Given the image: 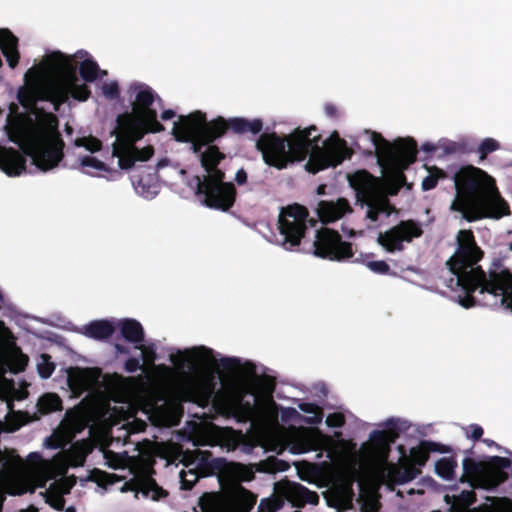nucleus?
<instances>
[{"label": "nucleus", "mask_w": 512, "mask_h": 512, "mask_svg": "<svg viewBox=\"0 0 512 512\" xmlns=\"http://www.w3.org/2000/svg\"><path fill=\"white\" fill-rule=\"evenodd\" d=\"M142 195H144L146 198L152 197L156 194V191L150 192L149 190L145 191L144 185L141 187V190H138Z\"/></svg>", "instance_id": "774afa93"}, {"label": "nucleus", "mask_w": 512, "mask_h": 512, "mask_svg": "<svg viewBox=\"0 0 512 512\" xmlns=\"http://www.w3.org/2000/svg\"><path fill=\"white\" fill-rule=\"evenodd\" d=\"M141 368L140 360L135 357H130L125 361L124 369L128 373H134Z\"/></svg>", "instance_id": "13d9d810"}, {"label": "nucleus", "mask_w": 512, "mask_h": 512, "mask_svg": "<svg viewBox=\"0 0 512 512\" xmlns=\"http://www.w3.org/2000/svg\"><path fill=\"white\" fill-rule=\"evenodd\" d=\"M115 326L108 320H95L85 326V335L96 340L110 338L115 332Z\"/></svg>", "instance_id": "a878e982"}, {"label": "nucleus", "mask_w": 512, "mask_h": 512, "mask_svg": "<svg viewBox=\"0 0 512 512\" xmlns=\"http://www.w3.org/2000/svg\"><path fill=\"white\" fill-rule=\"evenodd\" d=\"M500 148V144L497 140L493 139V138H485L479 145L478 147V153H479V158H480V161H483L484 159H486V157L498 150Z\"/></svg>", "instance_id": "37998d69"}, {"label": "nucleus", "mask_w": 512, "mask_h": 512, "mask_svg": "<svg viewBox=\"0 0 512 512\" xmlns=\"http://www.w3.org/2000/svg\"><path fill=\"white\" fill-rule=\"evenodd\" d=\"M41 359L42 361L37 365L38 374L47 379L53 374L55 365L50 361V356L47 354H42Z\"/></svg>", "instance_id": "a18cd8bd"}, {"label": "nucleus", "mask_w": 512, "mask_h": 512, "mask_svg": "<svg viewBox=\"0 0 512 512\" xmlns=\"http://www.w3.org/2000/svg\"><path fill=\"white\" fill-rule=\"evenodd\" d=\"M88 480L96 483L98 486L102 488H107L108 486H111L121 481L122 478L116 474L108 473L98 468H94L90 471Z\"/></svg>", "instance_id": "7c9ffc66"}, {"label": "nucleus", "mask_w": 512, "mask_h": 512, "mask_svg": "<svg viewBox=\"0 0 512 512\" xmlns=\"http://www.w3.org/2000/svg\"><path fill=\"white\" fill-rule=\"evenodd\" d=\"M45 63L55 80L44 89L42 99L50 101L55 111H58L69 97L78 101L89 99L91 95L89 87L78 83L77 62L74 56L55 51L46 57Z\"/></svg>", "instance_id": "0eeeda50"}, {"label": "nucleus", "mask_w": 512, "mask_h": 512, "mask_svg": "<svg viewBox=\"0 0 512 512\" xmlns=\"http://www.w3.org/2000/svg\"><path fill=\"white\" fill-rule=\"evenodd\" d=\"M428 446L423 445V441L416 447L411 448L410 456L413 465L424 466L429 459Z\"/></svg>", "instance_id": "58836bf2"}, {"label": "nucleus", "mask_w": 512, "mask_h": 512, "mask_svg": "<svg viewBox=\"0 0 512 512\" xmlns=\"http://www.w3.org/2000/svg\"><path fill=\"white\" fill-rule=\"evenodd\" d=\"M445 154H463L466 153L467 147L465 143L448 141L443 145Z\"/></svg>", "instance_id": "09e8293b"}, {"label": "nucleus", "mask_w": 512, "mask_h": 512, "mask_svg": "<svg viewBox=\"0 0 512 512\" xmlns=\"http://www.w3.org/2000/svg\"><path fill=\"white\" fill-rule=\"evenodd\" d=\"M46 503L50 505L53 509L57 511H62L65 508V498L60 494H51L47 496Z\"/></svg>", "instance_id": "3c124183"}, {"label": "nucleus", "mask_w": 512, "mask_h": 512, "mask_svg": "<svg viewBox=\"0 0 512 512\" xmlns=\"http://www.w3.org/2000/svg\"><path fill=\"white\" fill-rule=\"evenodd\" d=\"M0 49L9 67L14 69L20 59L18 38L7 28L0 29Z\"/></svg>", "instance_id": "b1692460"}, {"label": "nucleus", "mask_w": 512, "mask_h": 512, "mask_svg": "<svg viewBox=\"0 0 512 512\" xmlns=\"http://www.w3.org/2000/svg\"><path fill=\"white\" fill-rule=\"evenodd\" d=\"M175 115H176V113H175V111H174V110H172V109H167V110H164V111L161 113L160 117H161V119H162V120L167 121V120H170V119L174 118V117H175Z\"/></svg>", "instance_id": "69168bd1"}, {"label": "nucleus", "mask_w": 512, "mask_h": 512, "mask_svg": "<svg viewBox=\"0 0 512 512\" xmlns=\"http://www.w3.org/2000/svg\"><path fill=\"white\" fill-rule=\"evenodd\" d=\"M263 129V121L259 118L252 120L243 117L217 118L207 122L205 113L195 111L187 116H180L174 122L172 134L178 142L191 143L194 153H201L205 146H209L223 137L229 130L236 135L251 133L259 134Z\"/></svg>", "instance_id": "39448f33"}, {"label": "nucleus", "mask_w": 512, "mask_h": 512, "mask_svg": "<svg viewBox=\"0 0 512 512\" xmlns=\"http://www.w3.org/2000/svg\"><path fill=\"white\" fill-rule=\"evenodd\" d=\"M255 401V399L253 400ZM229 411L243 421L250 420L256 413L254 402L245 401L241 393L235 394L226 400Z\"/></svg>", "instance_id": "393cba45"}, {"label": "nucleus", "mask_w": 512, "mask_h": 512, "mask_svg": "<svg viewBox=\"0 0 512 512\" xmlns=\"http://www.w3.org/2000/svg\"><path fill=\"white\" fill-rule=\"evenodd\" d=\"M82 167H90L100 171H108L106 164L93 156H83L80 159Z\"/></svg>", "instance_id": "de8ad7c7"}, {"label": "nucleus", "mask_w": 512, "mask_h": 512, "mask_svg": "<svg viewBox=\"0 0 512 512\" xmlns=\"http://www.w3.org/2000/svg\"><path fill=\"white\" fill-rule=\"evenodd\" d=\"M142 350V358L145 362H154L156 359V352L153 348H147L143 345L137 346Z\"/></svg>", "instance_id": "bf43d9fd"}, {"label": "nucleus", "mask_w": 512, "mask_h": 512, "mask_svg": "<svg viewBox=\"0 0 512 512\" xmlns=\"http://www.w3.org/2000/svg\"><path fill=\"white\" fill-rule=\"evenodd\" d=\"M196 470L200 478L217 475L221 484L227 482H248L254 479V471L247 465L228 462L225 458L202 459Z\"/></svg>", "instance_id": "ddd939ff"}, {"label": "nucleus", "mask_w": 512, "mask_h": 512, "mask_svg": "<svg viewBox=\"0 0 512 512\" xmlns=\"http://www.w3.org/2000/svg\"><path fill=\"white\" fill-rule=\"evenodd\" d=\"M207 175L203 177L201 180L200 177L197 178V187H207L213 185H222L225 183L223 180L225 178V173L216 166L215 168L205 169Z\"/></svg>", "instance_id": "c9c22d12"}, {"label": "nucleus", "mask_w": 512, "mask_h": 512, "mask_svg": "<svg viewBox=\"0 0 512 512\" xmlns=\"http://www.w3.org/2000/svg\"><path fill=\"white\" fill-rule=\"evenodd\" d=\"M224 494L206 492L198 501L203 512H250L256 504L257 496L243 487L240 482Z\"/></svg>", "instance_id": "f8f14e48"}, {"label": "nucleus", "mask_w": 512, "mask_h": 512, "mask_svg": "<svg viewBox=\"0 0 512 512\" xmlns=\"http://www.w3.org/2000/svg\"><path fill=\"white\" fill-rule=\"evenodd\" d=\"M171 361L180 367L191 365L194 373L186 375L178 387L180 398L185 402H192L200 407L209 405L215 394L216 382L207 372L199 371L210 369L216 362L214 352L205 346L194 347L171 356Z\"/></svg>", "instance_id": "423d86ee"}, {"label": "nucleus", "mask_w": 512, "mask_h": 512, "mask_svg": "<svg viewBox=\"0 0 512 512\" xmlns=\"http://www.w3.org/2000/svg\"><path fill=\"white\" fill-rule=\"evenodd\" d=\"M375 146L378 163L388 168L387 180L396 192L406 183V170L417 159V143L413 138H398L393 143L376 131L366 130Z\"/></svg>", "instance_id": "1a4fd4ad"}, {"label": "nucleus", "mask_w": 512, "mask_h": 512, "mask_svg": "<svg viewBox=\"0 0 512 512\" xmlns=\"http://www.w3.org/2000/svg\"><path fill=\"white\" fill-rule=\"evenodd\" d=\"M199 474L196 468H191L188 470H182L180 472V483L182 490H191L193 486L199 480Z\"/></svg>", "instance_id": "ea45409f"}, {"label": "nucleus", "mask_w": 512, "mask_h": 512, "mask_svg": "<svg viewBox=\"0 0 512 512\" xmlns=\"http://www.w3.org/2000/svg\"><path fill=\"white\" fill-rule=\"evenodd\" d=\"M423 234L421 226L412 221H401L385 233H380L378 243L388 252L402 251L403 242H411Z\"/></svg>", "instance_id": "f3484780"}, {"label": "nucleus", "mask_w": 512, "mask_h": 512, "mask_svg": "<svg viewBox=\"0 0 512 512\" xmlns=\"http://www.w3.org/2000/svg\"><path fill=\"white\" fill-rule=\"evenodd\" d=\"M29 358L16 343V337L5 323L0 327V371L18 374L28 365Z\"/></svg>", "instance_id": "dca6fc26"}, {"label": "nucleus", "mask_w": 512, "mask_h": 512, "mask_svg": "<svg viewBox=\"0 0 512 512\" xmlns=\"http://www.w3.org/2000/svg\"><path fill=\"white\" fill-rule=\"evenodd\" d=\"M318 128L311 125L307 128H296L287 138L275 132L263 133L256 141L255 147L261 152L263 161L279 170L285 169L289 163L303 161L309 155L305 165L308 172L316 174L329 167L340 165L345 159L351 158L353 151L347 142L340 138L337 131L319 146L321 135L312 136Z\"/></svg>", "instance_id": "f257e3e1"}, {"label": "nucleus", "mask_w": 512, "mask_h": 512, "mask_svg": "<svg viewBox=\"0 0 512 512\" xmlns=\"http://www.w3.org/2000/svg\"><path fill=\"white\" fill-rule=\"evenodd\" d=\"M99 72V65L91 58L85 59L79 65V74L85 82L92 83L96 81Z\"/></svg>", "instance_id": "72a5a7b5"}, {"label": "nucleus", "mask_w": 512, "mask_h": 512, "mask_svg": "<svg viewBox=\"0 0 512 512\" xmlns=\"http://www.w3.org/2000/svg\"><path fill=\"white\" fill-rule=\"evenodd\" d=\"M350 212L352 208L345 198H339L337 201L322 200L317 207L318 217L324 224L335 222Z\"/></svg>", "instance_id": "5701e85b"}, {"label": "nucleus", "mask_w": 512, "mask_h": 512, "mask_svg": "<svg viewBox=\"0 0 512 512\" xmlns=\"http://www.w3.org/2000/svg\"><path fill=\"white\" fill-rule=\"evenodd\" d=\"M421 149L424 152L431 153V152H434L437 149V147H436V145H434L431 142H426V143L422 144Z\"/></svg>", "instance_id": "338daca9"}, {"label": "nucleus", "mask_w": 512, "mask_h": 512, "mask_svg": "<svg viewBox=\"0 0 512 512\" xmlns=\"http://www.w3.org/2000/svg\"><path fill=\"white\" fill-rule=\"evenodd\" d=\"M446 177H447V174L445 171H443L442 169H440L436 166L431 167L429 169V175H427L422 180V184H421L422 190L429 191V190L434 189L437 186L438 180L444 179Z\"/></svg>", "instance_id": "4c0bfd02"}, {"label": "nucleus", "mask_w": 512, "mask_h": 512, "mask_svg": "<svg viewBox=\"0 0 512 512\" xmlns=\"http://www.w3.org/2000/svg\"><path fill=\"white\" fill-rule=\"evenodd\" d=\"M367 267L377 274L386 275L390 273V266L384 260L369 261Z\"/></svg>", "instance_id": "8fccbe9b"}, {"label": "nucleus", "mask_w": 512, "mask_h": 512, "mask_svg": "<svg viewBox=\"0 0 512 512\" xmlns=\"http://www.w3.org/2000/svg\"><path fill=\"white\" fill-rule=\"evenodd\" d=\"M7 134L22 151L0 146V170L9 177L26 171V156L43 172L57 167L64 157L65 143L54 114H48L38 123L16 120L9 124Z\"/></svg>", "instance_id": "7ed1b4c3"}, {"label": "nucleus", "mask_w": 512, "mask_h": 512, "mask_svg": "<svg viewBox=\"0 0 512 512\" xmlns=\"http://www.w3.org/2000/svg\"><path fill=\"white\" fill-rule=\"evenodd\" d=\"M92 371L89 368H72L68 375V381L72 388L87 389L92 382Z\"/></svg>", "instance_id": "cd10ccee"}, {"label": "nucleus", "mask_w": 512, "mask_h": 512, "mask_svg": "<svg viewBox=\"0 0 512 512\" xmlns=\"http://www.w3.org/2000/svg\"><path fill=\"white\" fill-rule=\"evenodd\" d=\"M421 471L413 464L402 465L395 471V479L398 483L404 484L415 479Z\"/></svg>", "instance_id": "e433bc0d"}, {"label": "nucleus", "mask_w": 512, "mask_h": 512, "mask_svg": "<svg viewBox=\"0 0 512 512\" xmlns=\"http://www.w3.org/2000/svg\"><path fill=\"white\" fill-rule=\"evenodd\" d=\"M135 144L136 143H133V146H131V151L136 161H147L154 155L153 146L148 145L142 149H139L135 146Z\"/></svg>", "instance_id": "49530a36"}, {"label": "nucleus", "mask_w": 512, "mask_h": 512, "mask_svg": "<svg viewBox=\"0 0 512 512\" xmlns=\"http://www.w3.org/2000/svg\"><path fill=\"white\" fill-rule=\"evenodd\" d=\"M308 210L300 204L283 208L278 220V229L283 236V246L292 250L300 245L307 229Z\"/></svg>", "instance_id": "4468645a"}, {"label": "nucleus", "mask_w": 512, "mask_h": 512, "mask_svg": "<svg viewBox=\"0 0 512 512\" xmlns=\"http://www.w3.org/2000/svg\"><path fill=\"white\" fill-rule=\"evenodd\" d=\"M103 94L111 100L117 99L120 95V90L117 82L105 83L102 86Z\"/></svg>", "instance_id": "603ef678"}, {"label": "nucleus", "mask_w": 512, "mask_h": 512, "mask_svg": "<svg viewBox=\"0 0 512 512\" xmlns=\"http://www.w3.org/2000/svg\"><path fill=\"white\" fill-rule=\"evenodd\" d=\"M120 490L121 492H135L136 498L138 493H142L144 497L150 496L154 501L168 496V492L159 486L155 479L146 472L140 473L126 481Z\"/></svg>", "instance_id": "6ab92c4d"}, {"label": "nucleus", "mask_w": 512, "mask_h": 512, "mask_svg": "<svg viewBox=\"0 0 512 512\" xmlns=\"http://www.w3.org/2000/svg\"><path fill=\"white\" fill-rule=\"evenodd\" d=\"M388 429L386 430H375L370 435V441L372 447L381 456L387 458L390 452L391 444H394L399 438V429L396 425L395 420L391 419L387 421Z\"/></svg>", "instance_id": "4be33fe9"}, {"label": "nucleus", "mask_w": 512, "mask_h": 512, "mask_svg": "<svg viewBox=\"0 0 512 512\" xmlns=\"http://www.w3.org/2000/svg\"><path fill=\"white\" fill-rule=\"evenodd\" d=\"M262 465L264 471L269 473L285 471L288 468L287 462L274 456L268 457L264 462H262Z\"/></svg>", "instance_id": "c03bdc74"}, {"label": "nucleus", "mask_w": 512, "mask_h": 512, "mask_svg": "<svg viewBox=\"0 0 512 512\" xmlns=\"http://www.w3.org/2000/svg\"><path fill=\"white\" fill-rule=\"evenodd\" d=\"M461 482H467L472 488L494 489L508 479L507 469L511 460L501 456H491L488 461H476L471 457L463 460Z\"/></svg>", "instance_id": "9d476101"}, {"label": "nucleus", "mask_w": 512, "mask_h": 512, "mask_svg": "<svg viewBox=\"0 0 512 512\" xmlns=\"http://www.w3.org/2000/svg\"><path fill=\"white\" fill-rule=\"evenodd\" d=\"M298 407L301 411L308 414H316L319 411L318 405L310 402H302Z\"/></svg>", "instance_id": "052dcab7"}, {"label": "nucleus", "mask_w": 512, "mask_h": 512, "mask_svg": "<svg viewBox=\"0 0 512 512\" xmlns=\"http://www.w3.org/2000/svg\"><path fill=\"white\" fill-rule=\"evenodd\" d=\"M284 505L283 499L278 497L264 498L260 501L258 512H277Z\"/></svg>", "instance_id": "79ce46f5"}, {"label": "nucleus", "mask_w": 512, "mask_h": 512, "mask_svg": "<svg viewBox=\"0 0 512 512\" xmlns=\"http://www.w3.org/2000/svg\"><path fill=\"white\" fill-rule=\"evenodd\" d=\"M452 498V508L456 512H464L476 501V494L473 490H463Z\"/></svg>", "instance_id": "f704fd0d"}, {"label": "nucleus", "mask_w": 512, "mask_h": 512, "mask_svg": "<svg viewBox=\"0 0 512 512\" xmlns=\"http://www.w3.org/2000/svg\"><path fill=\"white\" fill-rule=\"evenodd\" d=\"M324 111L325 114L330 118H337L339 116L337 107L332 103L325 104Z\"/></svg>", "instance_id": "680f3d73"}, {"label": "nucleus", "mask_w": 512, "mask_h": 512, "mask_svg": "<svg viewBox=\"0 0 512 512\" xmlns=\"http://www.w3.org/2000/svg\"><path fill=\"white\" fill-rule=\"evenodd\" d=\"M483 433V428L478 424L469 425L466 431L467 437L474 441L480 440L481 437L483 436Z\"/></svg>", "instance_id": "6e6d98bb"}, {"label": "nucleus", "mask_w": 512, "mask_h": 512, "mask_svg": "<svg viewBox=\"0 0 512 512\" xmlns=\"http://www.w3.org/2000/svg\"><path fill=\"white\" fill-rule=\"evenodd\" d=\"M326 424L332 428H340L345 424V417L341 413H331L326 418Z\"/></svg>", "instance_id": "864d4df0"}, {"label": "nucleus", "mask_w": 512, "mask_h": 512, "mask_svg": "<svg viewBox=\"0 0 512 512\" xmlns=\"http://www.w3.org/2000/svg\"><path fill=\"white\" fill-rule=\"evenodd\" d=\"M457 461L454 457H443L435 464V471L444 480H452L457 468Z\"/></svg>", "instance_id": "473e14b6"}, {"label": "nucleus", "mask_w": 512, "mask_h": 512, "mask_svg": "<svg viewBox=\"0 0 512 512\" xmlns=\"http://www.w3.org/2000/svg\"><path fill=\"white\" fill-rule=\"evenodd\" d=\"M423 445L428 446V450L431 452H439V453H449L451 448L447 445L433 442V441H423Z\"/></svg>", "instance_id": "5fc2aeb1"}, {"label": "nucleus", "mask_w": 512, "mask_h": 512, "mask_svg": "<svg viewBox=\"0 0 512 512\" xmlns=\"http://www.w3.org/2000/svg\"><path fill=\"white\" fill-rule=\"evenodd\" d=\"M122 337L131 343H142L144 341V330L140 322L135 319H124L120 322Z\"/></svg>", "instance_id": "bb28decb"}, {"label": "nucleus", "mask_w": 512, "mask_h": 512, "mask_svg": "<svg viewBox=\"0 0 512 512\" xmlns=\"http://www.w3.org/2000/svg\"><path fill=\"white\" fill-rule=\"evenodd\" d=\"M111 134L117 137L112 145V156L118 158V165L122 170L131 169L136 162L131 146L138 140H134V136L128 134L127 130L118 127H115Z\"/></svg>", "instance_id": "aec40b11"}, {"label": "nucleus", "mask_w": 512, "mask_h": 512, "mask_svg": "<svg viewBox=\"0 0 512 512\" xmlns=\"http://www.w3.org/2000/svg\"><path fill=\"white\" fill-rule=\"evenodd\" d=\"M87 454L88 450L85 445L83 443L76 442L66 451V458L71 466L79 467L85 463Z\"/></svg>", "instance_id": "2f4dec72"}, {"label": "nucleus", "mask_w": 512, "mask_h": 512, "mask_svg": "<svg viewBox=\"0 0 512 512\" xmlns=\"http://www.w3.org/2000/svg\"><path fill=\"white\" fill-rule=\"evenodd\" d=\"M219 365L224 370L231 371L240 365V361L237 358L224 357L220 359Z\"/></svg>", "instance_id": "4d7b16f0"}, {"label": "nucleus", "mask_w": 512, "mask_h": 512, "mask_svg": "<svg viewBox=\"0 0 512 512\" xmlns=\"http://www.w3.org/2000/svg\"><path fill=\"white\" fill-rule=\"evenodd\" d=\"M483 252L478 247L471 230H460L457 235V249L447 261L455 278L450 279V287L455 282L463 293L459 295V304L464 308L475 306V291L480 295L490 294L500 297V303L512 311V272L500 259H495L486 273L480 266L474 267L482 258Z\"/></svg>", "instance_id": "f03ea898"}, {"label": "nucleus", "mask_w": 512, "mask_h": 512, "mask_svg": "<svg viewBox=\"0 0 512 512\" xmlns=\"http://www.w3.org/2000/svg\"><path fill=\"white\" fill-rule=\"evenodd\" d=\"M197 194L203 196V203L209 208L226 212L236 200V188L233 183H222L207 187H197Z\"/></svg>", "instance_id": "a211bd4d"}, {"label": "nucleus", "mask_w": 512, "mask_h": 512, "mask_svg": "<svg viewBox=\"0 0 512 512\" xmlns=\"http://www.w3.org/2000/svg\"><path fill=\"white\" fill-rule=\"evenodd\" d=\"M455 197L450 210L461 214L467 222L500 219L511 214L509 204L501 196L495 179L473 165L462 166L452 177Z\"/></svg>", "instance_id": "20e7f679"}, {"label": "nucleus", "mask_w": 512, "mask_h": 512, "mask_svg": "<svg viewBox=\"0 0 512 512\" xmlns=\"http://www.w3.org/2000/svg\"><path fill=\"white\" fill-rule=\"evenodd\" d=\"M349 183L355 190L358 201L367 205L368 219L376 222L381 214L391 215L394 208L388 198L382 195L379 178L367 170H359L349 177Z\"/></svg>", "instance_id": "9b49d317"}, {"label": "nucleus", "mask_w": 512, "mask_h": 512, "mask_svg": "<svg viewBox=\"0 0 512 512\" xmlns=\"http://www.w3.org/2000/svg\"><path fill=\"white\" fill-rule=\"evenodd\" d=\"M132 101V112H124L116 118L118 129L127 130L134 136V140H140L147 133H159L164 131V126L157 120V110L152 108L156 99L161 98L151 87L143 83H134L128 89Z\"/></svg>", "instance_id": "6e6552de"}, {"label": "nucleus", "mask_w": 512, "mask_h": 512, "mask_svg": "<svg viewBox=\"0 0 512 512\" xmlns=\"http://www.w3.org/2000/svg\"><path fill=\"white\" fill-rule=\"evenodd\" d=\"M62 410V400L55 393H46L42 395L37 402V411L41 415H47L52 412Z\"/></svg>", "instance_id": "c85d7f7f"}, {"label": "nucleus", "mask_w": 512, "mask_h": 512, "mask_svg": "<svg viewBox=\"0 0 512 512\" xmlns=\"http://www.w3.org/2000/svg\"><path fill=\"white\" fill-rule=\"evenodd\" d=\"M225 158L220 152L218 146L210 144L207 149L201 153L200 162L204 169L215 168Z\"/></svg>", "instance_id": "c756f323"}, {"label": "nucleus", "mask_w": 512, "mask_h": 512, "mask_svg": "<svg viewBox=\"0 0 512 512\" xmlns=\"http://www.w3.org/2000/svg\"><path fill=\"white\" fill-rule=\"evenodd\" d=\"M281 494L295 507H303L306 504L316 505L319 502V496L316 492L299 483L287 482L283 484Z\"/></svg>", "instance_id": "412c9836"}, {"label": "nucleus", "mask_w": 512, "mask_h": 512, "mask_svg": "<svg viewBox=\"0 0 512 512\" xmlns=\"http://www.w3.org/2000/svg\"><path fill=\"white\" fill-rule=\"evenodd\" d=\"M235 181L239 185H243V184L246 183V181H247V173H246V171L244 169H239L236 172Z\"/></svg>", "instance_id": "e2e57ef3"}, {"label": "nucleus", "mask_w": 512, "mask_h": 512, "mask_svg": "<svg viewBox=\"0 0 512 512\" xmlns=\"http://www.w3.org/2000/svg\"><path fill=\"white\" fill-rule=\"evenodd\" d=\"M313 246L315 256L330 261H344L354 255L352 244L343 241L341 235L330 228L317 230Z\"/></svg>", "instance_id": "2eb2a0df"}, {"label": "nucleus", "mask_w": 512, "mask_h": 512, "mask_svg": "<svg viewBox=\"0 0 512 512\" xmlns=\"http://www.w3.org/2000/svg\"><path fill=\"white\" fill-rule=\"evenodd\" d=\"M38 79H39V72L35 68L29 69L25 74L26 81H30V80L37 81Z\"/></svg>", "instance_id": "0e129e2a"}, {"label": "nucleus", "mask_w": 512, "mask_h": 512, "mask_svg": "<svg viewBox=\"0 0 512 512\" xmlns=\"http://www.w3.org/2000/svg\"><path fill=\"white\" fill-rule=\"evenodd\" d=\"M74 145L77 147H84L91 153L98 152L102 149V142L94 136L77 138L74 141Z\"/></svg>", "instance_id": "a19ab883"}]
</instances>
